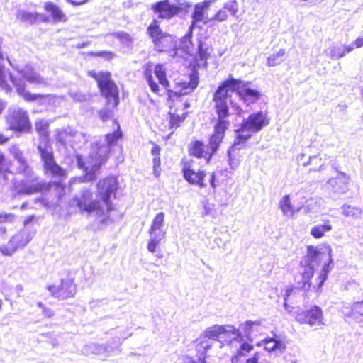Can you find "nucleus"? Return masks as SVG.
<instances>
[{
	"label": "nucleus",
	"mask_w": 363,
	"mask_h": 363,
	"mask_svg": "<svg viewBox=\"0 0 363 363\" xmlns=\"http://www.w3.org/2000/svg\"><path fill=\"white\" fill-rule=\"evenodd\" d=\"M251 84L250 81L234 78L231 75L220 83L213 91L211 99L217 116L213 125V132L209 136L208 145L199 140L191 143L188 150L190 156L210 162L230 126V105L233 102L230 91L235 92L246 106L254 104L262 98V92L251 88Z\"/></svg>",
	"instance_id": "nucleus-1"
},
{
	"label": "nucleus",
	"mask_w": 363,
	"mask_h": 363,
	"mask_svg": "<svg viewBox=\"0 0 363 363\" xmlns=\"http://www.w3.org/2000/svg\"><path fill=\"white\" fill-rule=\"evenodd\" d=\"M118 188L117 177L108 175L96 183V198L93 191L86 188L79 195L74 196L72 201L80 212L95 213L96 216L106 218L108 213L115 210L113 199H116Z\"/></svg>",
	"instance_id": "nucleus-2"
},
{
	"label": "nucleus",
	"mask_w": 363,
	"mask_h": 363,
	"mask_svg": "<svg viewBox=\"0 0 363 363\" xmlns=\"http://www.w3.org/2000/svg\"><path fill=\"white\" fill-rule=\"evenodd\" d=\"M143 76L150 91L157 96H162L160 85L166 90L167 100H172L177 98L178 101L184 104H189L187 100L183 99V96L189 94L198 86L199 82V74L194 70L189 77V81L180 80L175 83L176 91L170 89L171 84L168 79L167 70L164 64L156 65L149 62L143 66Z\"/></svg>",
	"instance_id": "nucleus-3"
},
{
	"label": "nucleus",
	"mask_w": 363,
	"mask_h": 363,
	"mask_svg": "<svg viewBox=\"0 0 363 363\" xmlns=\"http://www.w3.org/2000/svg\"><path fill=\"white\" fill-rule=\"evenodd\" d=\"M9 152L19 164L18 173L26 176V179L13 185V188L18 195H33L36 194H45L46 187L45 181L40 179L35 174L26 160L23 152L16 144L9 147Z\"/></svg>",
	"instance_id": "nucleus-4"
},
{
	"label": "nucleus",
	"mask_w": 363,
	"mask_h": 363,
	"mask_svg": "<svg viewBox=\"0 0 363 363\" xmlns=\"http://www.w3.org/2000/svg\"><path fill=\"white\" fill-rule=\"evenodd\" d=\"M111 150L104 145H96L94 151L87 157L77 155V166L84 172L79 179L80 182H91L96 179V172L100 169L109 158Z\"/></svg>",
	"instance_id": "nucleus-5"
},
{
	"label": "nucleus",
	"mask_w": 363,
	"mask_h": 363,
	"mask_svg": "<svg viewBox=\"0 0 363 363\" xmlns=\"http://www.w3.org/2000/svg\"><path fill=\"white\" fill-rule=\"evenodd\" d=\"M87 74L96 81L100 94L106 99V104L113 108H116L120 102L119 89L112 79L111 73L109 71L96 72L94 70H89Z\"/></svg>",
	"instance_id": "nucleus-6"
},
{
	"label": "nucleus",
	"mask_w": 363,
	"mask_h": 363,
	"mask_svg": "<svg viewBox=\"0 0 363 363\" xmlns=\"http://www.w3.org/2000/svg\"><path fill=\"white\" fill-rule=\"evenodd\" d=\"M37 149L42 162L43 170L45 175L59 179L67 177L66 169L60 166L55 160L54 152L49 140H46L44 145H38Z\"/></svg>",
	"instance_id": "nucleus-7"
},
{
	"label": "nucleus",
	"mask_w": 363,
	"mask_h": 363,
	"mask_svg": "<svg viewBox=\"0 0 363 363\" xmlns=\"http://www.w3.org/2000/svg\"><path fill=\"white\" fill-rule=\"evenodd\" d=\"M328 263L325 264L322 269V273L318 277V282L315 284H313L311 281L314 273L315 268L313 266H307L303 264V262H301V265L304 268V271L301 272V279L297 281V289L303 291L305 295L307 296V292L311 290L315 291H320L322 286L325 281L327 279L328 274L329 272V264L331 262L330 255L328 254Z\"/></svg>",
	"instance_id": "nucleus-8"
},
{
	"label": "nucleus",
	"mask_w": 363,
	"mask_h": 363,
	"mask_svg": "<svg viewBox=\"0 0 363 363\" xmlns=\"http://www.w3.org/2000/svg\"><path fill=\"white\" fill-rule=\"evenodd\" d=\"M9 80L13 86L16 88L17 94L23 99L26 102H33L38 100L44 99L48 95L41 94H31L26 90V84L21 82L17 77L11 74L4 72V68L0 66V88L4 89L6 91H11L12 88L11 84L8 82Z\"/></svg>",
	"instance_id": "nucleus-9"
},
{
	"label": "nucleus",
	"mask_w": 363,
	"mask_h": 363,
	"mask_svg": "<svg viewBox=\"0 0 363 363\" xmlns=\"http://www.w3.org/2000/svg\"><path fill=\"white\" fill-rule=\"evenodd\" d=\"M8 130L15 133H29L32 131V123L27 111L16 108L9 112L6 116Z\"/></svg>",
	"instance_id": "nucleus-10"
},
{
	"label": "nucleus",
	"mask_w": 363,
	"mask_h": 363,
	"mask_svg": "<svg viewBox=\"0 0 363 363\" xmlns=\"http://www.w3.org/2000/svg\"><path fill=\"white\" fill-rule=\"evenodd\" d=\"M167 106L169 108L167 116H169V128L173 131L182 125L185 119L189 115L186 111L189 107V104L182 103L177 98L172 100H166Z\"/></svg>",
	"instance_id": "nucleus-11"
},
{
	"label": "nucleus",
	"mask_w": 363,
	"mask_h": 363,
	"mask_svg": "<svg viewBox=\"0 0 363 363\" xmlns=\"http://www.w3.org/2000/svg\"><path fill=\"white\" fill-rule=\"evenodd\" d=\"M192 4L185 2L179 5L171 4L169 0H160L152 4V10L161 20H169L179 15L182 11H187Z\"/></svg>",
	"instance_id": "nucleus-12"
},
{
	"label": "nucleus",
	"mask_w": 363,
	"mask_h": 363,
	"mask_svg": "<svg viewBox=\"0 0 363 363\" xmlns=\"http://www.w3.org/2000/svg\"><path fill=\"white\" fill-rule=\"evenodd\" d=\"M295 319L299 324L307 325L312 328H321L325 325L323 311L316 305L297 311Z\"/></svg>",
	"instance_id": "nucleus-13"
},
{
	"label": "nucleus",
	"mask_w": 363,
	"mask_h": 363,
	"mask_svg": "<svg viewBox=\"0 0 363 363\" xmlns=\"http://www.w3.org/2000/svg\"><path fill=\"white\" fill-rule=\"evenodd\" d=\"M269 123V118L267 113L257 111L250 114L247 118L244 119L240 123V128L237 132L257 133L263 128L268 125Z\"/></svg>",
	"instance_id": "nucleus-14"
},
{
	"label": "nucleus",
	"mask_w": 363,
	"mask_h": 363,
	"mask_svg": "<svg viewBox=\"0 0 363 363\" xmlns=\"http://www.w3.org/2000/svg\"><path fill=\"white\" fill-rule=\"evenodd\" d=\"M46 288L52 296L62 300L74 297L77 292V285L72 278L62 279L59 285H48Z\"/></svg>",
	"instance_id": "nucleus-15"
},
{
	"label": "nucleus",
	"mask_w": 363,
	"mask_h": 363,
	"mask_svg": "<svg viewBox=\"0 0 363 363\" xmlns=\"http://www.w3.org/2000/svg\"><path fill=\"white\" fill-rule=\"evenodd\" d=\"M296 162L298 169H306L308 172H315L323 169L325 160L320 155L308 157L304 153H301L296 157Z\"/></svg>",
	"instance_id": "nucleus-16"
},
{
	"label": "nucleus",
	"mask_w": 363,
	"mask_h": 363,
	"mask_svg": "<svg viewBox=\"0 0 363 363\" xmlns=\"http://www.w3.org/2000/svg\"><path fill=\"white\" fill-rule=\"evenodd\" d=\"M182 172L184 179L189 184L196 186L201 189L206 187L207 185L205 179L207 174L205 170L198 169L196 171L192 168L189 162H186L183 164Z\"/></svg>",
	"instance_id": "nucleus-17"
},
{
	"label": "nucleus",
	"mask_w": 363,
	"mask_h": 363,
	"mask_svg": "<svg viewBox=\"0 0 363 363\" xmlns=\"http://www.w3.org/2000/svg\"><path fill=\"white\" fill-rule=\"evenodd\" d=\"M29 240L23 232H18L9 240L7 246H1L0 252L5 255H12L16 250L24 247Z\"/></svg>",
	"instance_id": "nucleus-18"
},
{
	"label": "nucleus",
	"mask_w": 363,
	"mask_h": 363,
	"mask_svg": "<svg viewBox=\"0 0 363 363\" xmlns=\"http://www.w3.org/2000/svg\"><path fill=\"white\" fill-rule=\"evenodd\" d=\"M211 1L210 0L203 1L197 3L194 6V11L191 13V22L193 25H196L203 22L204 24H208L210 22H206L209 20L206 16L207 11L210 8Z\"/></svg>",
	"instance_id": "nucleus-19"
},
{
	"label": "nucleus",
	"mask_w": 363,
	"mask_h": 363,
	"mask_svg": "<svg viewBox=\"0 0 363 363\" xmlns=\"http://www.w3.org/2000/svg\"><path fill=\"white\" fill-rule=\"evenodd\" d=\"M228 11L231 15L235 16L237 13V2L235 0H233L230 2H227L223 4L222 9H218L215 14L207 20L206 22H223L225 21L228 18Z\"/></svg>",
	"instance_id": "nucleus-20"
},
{
	"label": "nucleus",
	"mask_w": 363,
	"mask_h": 363,
	"mask_svg": "<svg viewBox=\"0 0 363 363\" xmlns=\"http://www.w3.org/2000/svg\"><path fill=\"white\" fill-rule=\"evenodd\" d=\"M147 33L155 45H159L162 40L169 36L160 27V21L154 18L147 27Z\"/></svg>",
	"instance_id": "nucleus-21"
},
{
	"label": "nucleus",
	"mask_w": 363,
	"mask_h": 363,
	"mask_svg": "<svg viewBox=\"0 0 363 363\" xmlns=\"http://www.w3.org/2000/svg\"><path fill=\"white\" fill-rule=\"evenodd\" d=\"M212 347V342L201 337L194 342V357L199 363H206V353Z\"/></svg>",
	"instance_id": "nucleus-22"
},
{
	"label": "nucleus",
	"mask_w": 363,
	"mask_h": 363,
	"mask_svg": "<svg viewBox=\"0 0 363 363\" xmlns=\"http://www.w3.org/2000/svg\"><path fill=\"white\" fill-rule=\"evenodd\" d=\"M327 255L324 252H321L313 245L307 246V254L303 257V263L307 266H313L319 264L325 257Z\"/></svg>",
	"instance_id": "nucleus-23"
},
{
	"label": "nucleus",
	"mask_w": 363,
	"mask_h": 363,
	"mask_svg": "<svg viewBox=\"0 0 363 363\" xmlns=\"http://www.w3.org/2000/svg\"><path fill=\"white\" fill-rule=\"evenodd\" d=\"M45 186V194L48 193L52 189L53 198L57 202L61 201L66 196V184L60 180L48 181Z\"/></svg>",
	"instance_id": "nucleus-24"
},
{
	"label": "nucleus",
	"mask_w": 363,
	"mask_h": 363,
	"mask_svg": "<svg viewBox=\"0 0 363 363\" xmlns=\"http://www.w3.org/2000/svg\"><path fill=\"white\" fill-rule=\"evenodd\" d=\"M345 316L363 326V300L354 302Z\"/></svg>",
	"instance_id": "nucleus-25"
},
{
	"label": "nucleus",
	"mask_w": 363,
	"mask_h": 363,
	"mask_svg": "<svg viewBox=\"0 0 363 363\" xmlns=\"http://www.w3.org/2000/svg\"><path fill=\"white\" fill-rule=\"evenodd\" d=\"M13 162L8 159L4 152L0 150V180L8 182L10 175H13Z\"/></svg>",
	"instance_id": "nucleus-26"
},
{
	"label": "nucleus",
	"mask_w": 363,
	"mask_h": 363,
	"mask_svg": "<svg viewBox=\"0 0 363 363\" xmlns=\"http://www.w3.org/2000/svg\"><path fill=\"white\" fill-rule=\"evenodd\" d=\"M348 181L349 177L343 172H340L336 177L330 179L328 184L334 191L345 193L347 191Z\"/></svg>",
	"instance_id": "nucleus-27"
},
{
	"label": "nucleus",
	"mask_w": 363,
	"mask_h": 363,
	"mask_svg": "<svg viewBox=\"0 0 363 363\" xmlns=\"http://www.w3.org/2000/svg\"><path fill=\"white\" fill-rule=\"evenodd\" d=\"M279 208L284 214L286 217L292 218L294 215L301 210V206H295L291 203L290 196L285 195L279 201Z\"/></svg>",
	"instance_id": "nucleus-28"
},
{
	"label": "nucleus",
	"mask_w": 363,
	"mask_h": 363,
	"mask_svg": "<svg viewBox=\"0 0 363 363\" xmlns=\"http://www.w3.org/2000/svg\"><path fill=\"white\" fill-rule=\"evenodd\" d=\"M43 7L46 12L50 13L54 21L66 22L67 21L66 14L55 3L46 1Z\"/></svg>",
	"instance_id": "nucleus-29"
},
{
	"label": "nucleus",
	"mask_w": 363,
	"mask_h": 363,
	"mask_svg": "<svg viewBox=\"0 0 363 363\" xmlns=\"http://www.w3.org/2000/svg\"><path fill=\"white\" fill-rule=\"evenodd\" d=\"M228 333V331L225 329L223 325H215L211 327H208L201 336V338L207 339L209 341L211 340H218L222 335H225Z\"/></svg>",
	"instance_id": "nucleus-30"
},
{
	"label": "nucleus",
	"mask_w": 363,
	"mask_h": 363,
	"mask_svg": "<svg viewBox=\"0 0 363 363\" xmlns=\"http://www.w3.org/2000/svg\"><path fill=\"white\" fill-rule=\"evenodd\" d=\"M213 48L208 46L201 40L198 42L197 48V60H200L202 62L203 67L207 66V60L210 58Z\"/></svg>",
	"instance_id": "nucleus-31"
},
{
	"label": "nucleus",
	"mask_w": 363,
	"mask_h": 363,
	"mask_svg": "<svg viewBox=\"0 0 363 363\" xmlns=\"http://www.w3.org/2000/svg\"><path fill=\"white\" fill-rule=\"evenodd\" d=\"M112 123L115 128L114 131L112 133H108L104 136L107 144L109 145L115 144L118 140L123 138V132L118 121L116 119H113L112 121Z\"/></svg>",
	"instance_id": "nucleus-32"
},
{
	"label": "nucleus",
	"mask_w": 363,
	"mask_h": 363,
	"mask_svg": "<svg viewBox=\"0 0 363 363\" xmlns=\"http://www.w3.org/2000/svg\"><path fill=\"white\" fill-rule=\"evenodd\" d=\"M333 229L332 224L329 220L324 221L322 225H317L313 226L311 230V235L315 239L323 238L326 232H329Z\"/></svg>",
	"instance_id": "nucleus-33"
},
{
	"label": "nucleus",
	"mask_w": 363,
	"mask_h": 363,
	"mask_svg": "<svg viewBox=\"0 0 363 363\" xmlns=\"http://www.w3.org/2000/svg\"><path fill=\"white\" fill-rule=\"evenodd\" d=\"M151 143L153 145V147L151 150V154L153 156V172L156 177H158L161 171V160L160 157L161 147L153 142H151Z\"/></svg>",
	"instance_id": "nucleus-34"
},
{
	"label": "nucleus",
	"mask_w": 363,
	"mask_h": 363,
	"mask_svg": "<svg viewBox=\"0 0 363 363\" xmlns=\"http://www.w3.org/2000/svg\"><path fill=\"white\" fill-rule=\"evenodd\" d=\"M40 17V14L37 12L20 11L16 14V18L19 21L27 24H34L37 23Z\"/></svg>",
	"instance_id": "nucleus-35"
},
{
	"label": "nucleus",
	"mask_w": 363,
	"mask_h": 363,
	"mask_svg": "<svg viewBox=\"0 0 363 363\" xmlns=\"http://www.w3.org/2000/svg\"><path fill=\"white\" fill-rule=\"evenodd\" d=\"M35 128L39 136L43 138V144L44 145L46 140H49V123L43 120H37L35 122Z\"/></svg>",
	"instance_id": "nucleus-36"
},
{
	"label": "nucleus",
	"mask_w": 363,
	"mask_h": 363,
	"mask_svg": "<svg viewBox=\"0 0 363 363\" xmlns=\"http://www.w3.org/2000/svg\"><path fill=\"white\" fill-rule=\"evenodd\" d=\"M164 213L160 212L154 217L148 230L150 235H155L157 231H161L164 221Z\"/></svg>",
	"instance_id": "nucleus-37"
},
{
	"label": "nucleus",
	"mask_w": 363,
	"mask_h": 363,
	"mask_svg": "<svg viewBox=\"0 0 363 363\" xmlns=\"http://www.w3.org/2000/svg\"><path fill=\"white\" fill-rule=\"evenodd\" d=\"M238 134L235 136L233 141L232 148L240 150L246 146L247 140L252 137V133L250 132H237Z\"/></svg>",
	"instance_id": "nucleus-38"
},
{
	"label": "nucleus",
	"mask_w": 363,
	"mask_h": 363,
	"mask_svg": "<svg viewBox=\"0 0 363 363\" xmlns=\"http://www.w3.org/2000/svg\"><path fill=\"white\" fill-rule=\"evenodd\" d=\"M342 213L345 217L353 219L359 218L362 215V209L350 204H345L342 206Z\"/></svg>",
	"instance_id": "nucleus-39"
},
{
	"label": "nucleus",
	"mask_w": 363,
	"mask_h": 363,
	"mask_svg": "<svg viewBox=\"0 0 363 363\" xmlns=\"http://www.w3.org/2000/svg\"><path fill=\"white\" fill-rule=\"evenodd\" d=\"M354 47L351 45H344L343 48L334 46L330 50V56L334 59H340L346 55V54L352 52Z\"/></svg>",
	"instance_id": "nucleus-40"
},
{
	"label": "nucleus",
	"mask_w": 363,
	"mask_h": 363,
	"mask_svg": "<svg viewBox=\"0 0 363 363\" xmlns=\"http://www.w3.org/2000/svg\"><path fill=\"white\" fill-rule=\"evenodd\" d=\"M254 349V346L247 342H243L240 348L238 350L236 354L232 359V363H240V358L242 356H246Z\"/></svg>",
	"instance_id": "nucleus-41"
},
{
	"label": "nucleus",
	"mask_w": 363,
	"mask_h": 363,
	"mask_svg": "<svg viewBox=\"0 0 363 363\" xmlns=\"http://www.w3.org/2000/svg\"><path fill=\"white\" fill-rule=\"evenodd\" d=\"M285 54V49H280L277 52L274 53L267 57V65L269 67H274L280 65L284 60V57Z\"/></svg>",
	"instance_id": "nucleus-42"
},
{
	"label": "nucleus",
	"mask_w": 363,
	"mask_h": 363,
	"mask_svg": "<svg viewBox=\"0 0 363 363\" xmlns=\"http://www.w3.org/2000/svg\"><path fill=\"white\" fill-rule=\"evenodd\" d=\"M113 109L111 106L106 104L105 106L98 111L97 114L102 122H106L113 116Z\"/></svg>",
	"instance_id": "nucleus-43"
},
{
	"label": "nucleus",
	"mask_w": 363,
	"mask_h": 363,
	"mask_svg": "<svg viewBox=\"0 0 363 363\" xmlns=\"http://www.w3.org/2000/svg\"><path fill=\"white\" fill-rule=\"evenodd\" d=\"M25 80L30 83L40 84L43 82V78L37 74L35 72L31 70V72H26L23 75Z\"/></svg>",
	"instance_id": "nucleus-44"
},
{
	"label": "nucleus",
	"mask_w": 363,
	"mask_h": 363,
	"mask_svg": "<svg viewBox=\"0 0 363 363\" xmlns=\"http://www.w3.org/2000/svg\"><path fill=\"white\" fill-rule=\"evenodd\" d=\"M220 174H221L220 172H213L211 174L210 184L213 189H216L220 184L218 179Z\"/></svg>",
	"instance_id": "nucleus-45"
},
{
	"label": "nucleus",
	"mask_w": 363,
	"mask_h": 363,
	"mask_svg": "<svg viewBox=\"0 0 363 363\" xmlns=\"http://www.w3.org/2000/svg\"><path fill=\"white\" fill-rule=\"evenodd\" d=\"M38 306L42 308L43 315L45 318H50L54 315V311L46 306L45 304L38 303Z\"/></svg>",
	"instance_id": "nucleus-46"
},
{
	"label": "nucleus",
	"mask_w": 363,
	"mask_h": 363,
	"mask_svg": "<svg viewBox=\"0 0 363 363\" xmlns=\"http://www.w3.org/2000/svg\"><path fill=\"white\" fill-rule=\"evenodd\" d=\"M91 55L94 57H104L106 60H111L114 57V54L111 51H99L96 52H91Z\"/></svg>",
	"instance_id": "nucleus-47"
},
{
	"label": "nucleus",
	"mask_w": 363,
	"mask_h": 363,
	"mask_svg": "<svg viewBox=\"0 0 363 363\" xmlns=\"http://www.w3.org/2000/svg\"><path fill=\"white\" fill-rule=\"evenodd\" d=\"M160 239H156L155 238L150 239L147 245L148 251H150L152 253H154L156 251V248L158 244L160 243Z\"/></svg>",
	"instance_id": "nucleus-48"
},
{
	"label": "nucleus",
	"mask_w": 363,
	"mask_h": 363,
	"mask_svg": "<svg viewBox=\"0 0 363 363\" xmlns=\"http://www.w3.org/2000/svg\"><path fill=\"white\" fill-rule=\"evenodd\" d=\"M196 26V25H193V23H191L188 32L183 37V40L188 42L191 45H192L193 31Z\"/></svg>",
	"instance_id": "nucleus-49"
},
{
	"label": "nucleus",
	"mask_w": 363,
	"mask_h": 363,
	"mask_svg": "<svg viewBox=\"0 0 363 363\" xmlns=\"http://www.w3.org/2000/svg\"><path fill=\"white\" fill-rule=\"evenodd\" d=\"M259 359V354L256 352L253 356L246 360V363H258Z\"/></svg>",
	"instance_id": "nucleus-50"
},
{
	"label": "nucleus",
	"mask_w": 363,
	"mask_h": 363,
	"mask_svg": "<svg viewBox=\"0 0 363 363\" xmlns=\"http://www.w3.org/2000/svg\"><path fill=\"white\" fill-rule=\"evenodd\" d=\"M37 220V218L34 215H30V216H27L25 220H23V225L24 226H26L28 225L30 223L34 221V220Z\"/></svg>",
	"instance_id": "nucleus-51"
},
{
	"label": "nucleus",
	"mask_w": 363,
	"mask_h": 363,
	"mask_svg": "<svg viewBox=\"0 0 363 363\" xmlns=\"http://www.w3.org/2000/svg\"><path fill=\"white\" fill-rule=\"evenodd\" d=\"M9 139L10 138L9 136L4 135L2 132L0 131V145L6 143Z\"/></svg>",
	"instance_id": "nucleus-52"
},
{
	"label": "nucleus",
	"mask_w": 363,
	"mask_h": 363,
	"mask_svg": "<svg viewBox=\"0 0 363 363\" xmlns=\"http://www.w3.org/2000/svg\"><path fill=\"white\" fill-rule=\"evenodd\" d=\"M69 3L74 6H79L88 1V0H67Z\"/></svg>",
	"instance_id": "nucleus-53"
},
{
	"label": "nucleus",
	"mask_w": 363,
	"mask_h": 363,
	"mask_svg": "<svg viewBox=\"0 0 363 363\" xmlns=\"http://www.w3.org/2000/svg\"><path fill=\"white\" fill-rule=\"evenodd\" d=\"M354 45L357 48L363 47V37H358L355 39Z\"/></svg>",
	"instance_id": "nucleus-54"
},
{
	"label": "nucleus",
	"mask_w": 363,
	"mask_h": 363,
	"mask_svg": "<svg viewBox=\"0 0 363 363\" xmlns=\"http://www.w3.org/2000/svg\"><path fill=\"white\" fill-rule=\"evenodd\" d=\"M6 58V53L3 49V40L0 38V60H4Z\"/></svg>",
	"instance_id": "nucleus-55"
},
{
	"label": "nucleus",
	"mask_w": 363,
	"mask_h": 363,
	"mask_svg": "<svg viewBox=\"0 0 363 363\" xmlns=\"http://www.w3.org/2000/svg\"><path fill=\"white\" fill-rule=\"evenodd\" d=\"M35 203H40L44 206H47L48 203L46 202L45 199L43 197H38L35 199Z\"/></svg>",
	"instance_id": "nucleus-56"
},
{
	"label": "nucleus",
	"mask_w": 363,
	"mask_h": 363,
	"mask_svg": "<svg viewBox=\"0 0 363 363\" xmlns=\"http://www.w3.org/2000/svg\"><path fill=\"white\" fill-rule=\"evenodd\" d=\"M294 289V286H291V287H289L286 290V296H289L290 294L293 292Z\"/></svg>",
	"instance_id": "nucleus-57"
},
{
	"label": "nucleus",
	"mask_w": 363,
	"mask_h": 363,
	"mask_svg": "<svg viewBox=\"0 0 363 363\" xmlns=\"http://www.w3.org/2000/svg\"><path fill=\"white\" fill-rule=\"evenodd\" d=\"M28 207V202H24L21 205V209H26Z\"/></svg>",
	"instance_id": "nucleus-58"
},
{
	"label": "nucleus",
	"mask_w": 363,
	"mask_h": 363,
	"mask_svg": "<svg viewBox=\"0 0 363 363\" xmlns=\"http://www.w3.org/2000/svg\"><path fill=\"white\" fill-rule=\"evenodd\" d=\"M240 113L239 114H241L242 113V109L240 108Z\"/></svg>",
	"instance_id": "nucleus-59"
}]
</instances>
